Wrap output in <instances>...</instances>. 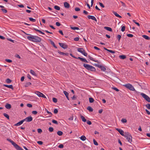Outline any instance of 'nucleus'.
I'll list each match as a JSON object with an SVG mask.
<instances>
[{
	"mask_svg": "<svg viewBox=\"0 0 150 150\" xmlns=\"http://www.w3.org/2000/svg\"><path fill=\"white\" fill-rule=\"evenodd\" d=\"M63 93L65 95V96L67 98V99L68 100H69V98L68 97L69 93L67 92L66 91H63Z\"/></svg>",
	"mask_w": 150,
	"mask_h": 150,
	"instance_id": "dca6fc26",
	"label": "nucleus"
},
{
	"mask_svg": "<svg viewBox=\"0 0 150 150\" xmlns=\"http://www.w3.org/2000/svg\"><path fill=\"white\" fill-rule=\"evenodd\" d=\"M119 58L122 59H123L126 58V56L125 55H121L119 56Z\"/></svg>",
	"mask_w": 150,
	"mask_h": 150,
	"instance_id": "cd10ccee",
	"label": "nucleus"
},
{
	"mask_svg": "<svg viewBox=\"0 0 150 150\" xmlns=\"http://www.w3.org/2000/svg\"><path fill=\"white\" fill-rule=\"evenodd\" d=\"M116 129L122 136H124V131L121 129L118 128H116Z\"/></svg>",
	"mask_w": 150,
	"mask_h": 150,
	"instance_id": "9d476101",
	"label": "nucleus"
},
{
	"mask_svg": "<svg viewBox=\"0 0 150 150\" xmlns=\"http://www.w3.org/2000/svg\"><path fill=\"white\" fill-rule=\"evenodd\" d=\"M5 107L7 109H10L11 108V105L8 103H7L5 105Z\"/></svg>",
	"mask_w": 150,
	"mask_h": 150,
	"instance_id": "5701e85b",
	"label": "nucleus"
},
{
	"mask_svg": "<svg viewBox=\"0 0 150 150\" xmlns=\"http://www.w3.org/2000/svg\"><path fill=\"white\" fill-rule=\"evenodd\" d=\"M93 143L94 145H97V146L98 145V143L96 142V141L94 139H93Z\"/></svg>",
	"mask_w": 150,
	"mask_h": 150,
	"instance_id": "58836bf2",
	"label": "nucleus"
},
{
	"mask_svg": "<svg viewBox=\"0 0 150 150\" xmlns=\"http://www.w3.org/2000/svg\"><path fill=\"white\" fill-rule=\"evenodd\" d=\"M51 44L55 48H57V47L56 46L54 42L52 41H51Z\"/></svg>",
	"mask_w": 150,
	"mask_h": 150,
	"instance_id": "ea45409f",
	"label": "nucleus"
},
{
	"mask_svg": "<svg viewBox=\"0 0 150 150\" xmlns=\"http://www.w3.org/2000/svg\"><path fill=\"white\" fill-rule=\"evenodd\" d=\"M70 27L71 28V29L72 30H79V28L78 27H72L71 25H70Z\"/></svg>",
	"mask_w": 150,
	"mask_h": 150,
	"instance_id": "bb28decb",
	"label": "nucleus"
},
{
	"mask_svg": "<svg viewBox=\"0 0 150 150\" xmlns=\"http://www.w3.org/2000/svg\"><path fill=\"white\" fill-rule=\"evenodd\" d=\"M35 93L39 97H41V96L42 94V93L36 91L35 92Z\"/></svg>",
	"mask_w": 150,
	"mask_h": 150,
	"instance_id": "aec40b11",
	"label": "nucleus"
},
{
	"mask_svg": "<svg viewBox=\"0 0 150 150\" xmlns=\"http://www.w3.org/2000/svg\"><path fill=\"white\" fill-rule=\"evenodd\" d=\"M80 139L82 141H85L86 140V138L85 136L83 135L81 137Z\"/></svg>",
	"mask_w": 150,
	"mask_h": 150,
	"instance_id": "473e14b6",
	"label": "nucleus"
},
{
	"mask_svg": "<svg viewBox=\"0 0 150 150\" xmlns=\"http://www.w3.org/2000/svg\"><path fill=\"white\" fill-rule=\"evenodd\" d=\"M24 121H25L27 122H30L33 120V118L31 116H29L26 117L25 119H23Z\"/></svg>",
	"mask_w": 150,
	"mask_h": 150,
	"instance_id": "6e6552de",
	"label": "nucleus"
},
{
	"mask_svg": "<svg viewBox=\"0 0 150 150\" xmlns=\"http://www.w3.org/2000/svg\"><path fill=\"white\" fill-rule=\"evenodd\" d=\"M53 128L52 127H50L49 128V130L50 132H52L53 131Z\"/></svg>",
	"mask_w": 150,
	"mask_h": 150,
	"instance_id": "09e8293b",
	"label": "nucleus"
},
{
	"mask_svg": "<svg viewBox=\"0 0 150 150\" xmlns=\"http://www.w3.org/2000/svg\"><path fill=\"white\" fill-rule=\"evenodd\" d=\"M146 106L148 109H150V104L149 103L147 104L146 105Z\"/></svg>",
	"mask_w": 150,
	"mask_h": 150,
	"instance_id": "49530a36",
	"label": "nucleus"
},
{
	"mask_svg": "<svg viewBox=\"0 0 150 150\" xmlns=\"http://www.w3.org/2000/svg\"><path fill=\"white\" fill-rule=\"evenodd\" d=\"M30 36H28L27 38L29 40L33 42H40L41 41V38L39 37L30 35Z\"/></svg>",
	"mask_w": 150,
	"mask_h": 150,
	"instance_id": "f257e3e1",
	"label": "nucleus"
},
{
	"mask_svg": "<svg viewBox=\"0 0 150 150\" xmlns=\"http://www.w3.org/2000/svg\"><path fill=\"white\" fill-rule=\"evenodd\" d=\"M112 89L116 91H119V90L117 88H115V87H112Z\"/></svg>",
	"mask_w": 150,
	"mask_h": 150,
	"instance_id": "5fc2aeb1",
	"label": "nucleus"
},
{
	"mask_svg": "<svg viewBox=\"0 0 150 150\" xmlns=\"http://www.w3.org/2000/svg\"><path fill=\"white\" fill-rule=\"evenodd\" d=\"M3 115L4 117H6L8 119H9V117L8 115L6 113H4L3 114Z\"/></svg>",
	"mask_w": 150,
	"mask_h": 150,
	"instance_id": "f704fd0d",
	"label": "nucleus"
},
{
	"mask_svg": "<svg viewBox=\"0 0 150 150\" xmlns=\"http://www.w3.org/2000/svg\"><path fill=\"white\" fill-rule=\"evenodd\" d=\"M29 20L32 22H35L36 21V20L35 19H33L32 18H29Z\"/></svg>",
	"mask_w": 150,
	"mask_h": 150,
	"instance_id": "e433bc0d",
	"label": "nucleus"
},
{
	"mask_svg": "<svg viewBox=\"0 0 150 150\" xmlns=\"http://www.w3.org/2000/svg\"><path fill=\"white\" fill-rule=\"evenodd\" d=\"M122 123H126L127 122V120L125 119H122L121 120Z\"/></svg>",
	"mask_w": 150,
	"mask_h": 150,
	"instance_id": "a19ab883",
	"label": "nucleus"
},
{
	"mask_svg": "<svg viewBox=\"0 0 150 150\" xmlns=\"http://www.w3.org/2000/svg\"><path fill=\"white\" fill-rule=\"evenodd\" d=\"M87 17L89 19H91L96 22L97 21V19L96 18L93 16L88 15Z\"/></svg>",
	"mask_w": 150,
	"mask_h": 150,
	"instance_id": "9b49d317",
	"label": "nucleus"
},
{
	"mask_svg": "<svg viewBox=\"0 0 150 150\" xmlns=\"http://www.w3.org/2000/svg\"><path fill=\"white\" fill-rule=\"evenodd\" d=\"M27 107H29V108H31L32 107V105L30 103L27 104Z\"/></svg>",
	"mask_w": 150,
	"mask_h": 150,
	"instance_id": "e2e57ef3",
	"label": "nucleus"
},
{
	"mask_svg": "<svg viewBox=\"0 0 150 150\" xmlns=\"http://www.w3.org/2000/svg\"><path fill=\"white\" fill-rule=\"evenodd\" d=\"M52 122L54 123V124H57V125H58V122H57V121H56V120H52Z\"/></svg>",
	"mask_w": 150,
	"mask_h": 150,
	"instance_id": "a18cd8bd",
	"label": "nucleus"
},
{
	"mask_svg": "<svg viewBox=\"0 0 150 150\" xmlns=\"http://www.w3.org/2000/svg\"><path fill=\"white\" fill-rule=\"evenodd\" d=\"M79 38L78 37H76L74 39V41H77L79 40Z\"/></svg>",
	"mask_w": 150,
	"mask_h": 150,
	"instance_id": "774afa93",
	"label": "nucleus"
},
{
	"mask_svg": "<svg viewBox=\"0 0 150 150\" xmlns=\"http://www.w3.org/2000/svg\"><path fill=\"white\" fill-rule=\"evenodd\" d=\"M30 72L34 76H37L36 73L32 70L31 69L30 70Z\"/></svg>",
	"mask_w": 150,
	"mask_h": 150,
	"instance_id": "393cba45",
	"label": "nucleus"
},
{
	"mask_svg": "<svg viewBox=\"0 0 150 150\" xmlns=\"http://www.w3.org/2000/svg\"><path fill=\"white\" fill-rule=\"evenodd\" d=\"M87 109L91 112H92L93 110V109L90 106H88L87 108Z\"/></svg>",
	"mask_w": 150,
	"mask_h": 150,
	"instance_id": "c756f323",
	"label": "nucleus"
},
{
	"mask_svg": "<svg viewBox=\"0 0 150 150\" xmlns=\"http://www.w3.org/2000/svg\"><path fill=\"white\" fill-rule=\"evenodd\" d=\"M59 44L60 46L64 49H66L68 47L67 45L64 43H59Z\"/></svg>",
	"mask_w": 150,
	"mask_h": 150,
	"instance_id": "1a4fd4ad",
	"label": "nucleus"
},
{
	"mask_svg": "<svg viewBox=\"0 0 150 150\" xmlns=\"http://www.w3.org/2000/svg\"><path fill=\"white\" fill-rule=\"evenodd\" d=\"M80 117L83 121V122H86V119H85L84 117H83V116L81 115Z\"/></svg>",
	"mask_w": 150,
	"mask_h": 150,
	"instance_id": "c85d7f7f",
	"label": "nucleus"
},
{
	"mask_svg": "<svg viewBox=\"0 0 150 150\" xmlns=\"http://www.w3.org/2000/svg\"><path fill=\"white\" fill-rule=\"evenodd\" d=\"M38 132L39 133H41L42 132V130L41 129H37Z\"/></svg>",
	"mask_w": 150,
	"mask_h": 150,
	"instance_id": "3c124183",
	"label": "nucleus"
},
{
	"mask_svg": "<svg viewBox=\"0 0 150 150\" xmlns=\"http://www.w3.org/2000/svg\"><path fill=\"white\" fill-rule=\"evenodd\" d=\"M34 30H35L36 31H37V32H39L40 33L43 34V35H45V33L42 32L41 31H40V30H39L38 29H37L36 28H33V29Z\"/></svg>",
	"mask_w": 150,
	"mask_h": 150,
	"instance_id": "a878e982",
	"label": "nucleus"
},
{
	"mask_svg": "<svg viewBox=\"0 0 150 150\" xmlns=\"http://www.w3.org/2000/svg\"><path fill=\"white\" fill-rule=\"evenodd\" d=\"M1 10L4 13H6L7 12V10L5 9L2 8Z\"/></svg>",
	"mask_w": 150,
	"mask_h": 150,
	"instance_id": "79ce46f5",
	"label": "nucleus"
},
{
	"mask_svg": "<svg viewBox=\"0 0 150 150\" xmlns=\"http://www.w3.org/2000/svg\"><path fill=\"white\" fill-rule=\"evenodd\" d=\"M125 30V27L124 26H122L121 28V30L122 32H124Z\"/></svg>",
	"mask_w": 150,
	"mask_h": 150,
	"instance_id": "8fccbe9b",
	"label": "nucleus"
},
{
	"mask_svg": "<svg viewBox=\"0 0 150 150\" xmlns=\"http://www.w3.org/2000/svg\"><path fill=\"white\" fill-rule=\"evenodd\" d=\"M12 81V80H10V79H7L6 80V82L7 83H11V82Z\"/></svg>",
	"mask_w": 150,
	"mask_h": 150,
	"instance_id": "4c0bfd02",
	"label": "nucleus"
},
{
	"mask_svg": "<svg viewBox=\"0 0 150 150\" xmlns=\"http://www.w3.org/2000/svg\"><path fill=\"white\" fill-rule=\"evenodd\" d=\"M123 86L130 90L134 91L135 90L133 86L130 83L125 84Z\"/></svg>",
	"mask_w": 150,
	"mask_h": 150,
	"instance_id": "39448f33",
	"label": "nucleus"
},
{
	"mask_svg": "<svg viewBox=\"0 0 150 150\" xmlns=\"http://www.w3.org/2000/svg\"><path fill=\"white\" fill-rule=\"evenodd\" d=\"M58 147L60 148H62L64 147V145L62 144H60L58 146Z\"/></svg>",
	"mask_w": 150,
	"mask_h": 150,
	"instance_id": "bf43d9fd",
	"label": "nucleus"
},
{
	"mask_svg": "<svg viewBox=\"0 0 150 150\" xmlns=\"http://www.w3.org/2000/svg\"><path fill=\"white\" fill-rule=\"evenodd\" d=\"M88 57L91 60L93 61H94V62L99 63V61L98 60H94V59L92 57H91L89 55L88 56Z\"/></svg>",
	"mask_w": 150,
	"mask_h": 150,
	"instance_id": "a211bd4d",
	"label": "nucleus"
},
{
	"mask_svg": "<svg viewBox=\"0 0 150 150\" xmlns=\"http://www.w3.org/2000/svg\"><path fill=\"white\" fill-rule=\"evenodd\" d=\"M64 7L66 8H69V7H70V5L67 2H64Z\"/></svg>",
	"mask_w": 150,
	"mask_h": 150,
	"instance_id": "ddd939ff",
	"label": "nucleus"
},
{
	"mask_svg": "<svg viewBox=\"0 0 150 150\" xmlns=\"http://www.w3.org/2000/svg\"><path fill=\"white\" fill-rule=\"evenodd\" d=\"M140 95L147 101L150 102V98L147 95L143 93H141Z\"/></svg>",
	"mask_w": 150,
	"mask_h": 150,
	"instance_id": "423d86ee",
	"label": "nucleus"
},
{
	"mask_svg": "<svg viewBox=\"0 0 150 150\" xmlns=\"http://www.w3.org/2000/svg\"><path fill=\"white\" fill-rule=\"evenodd\" d=\"M124 137L126 138L128 141L131 143L132 141V137L131 135L128 132L125 133Z\"/></svg>",
	"mask_w": 150,
	"mask_h": 150,
	"instance_id": "20e7f679",
	"label": "nucleus"
},
{
	"mask_svg": "<svg viewBox=\"0 0 150 150\" xmlns=\"http://www.w3.org/2000/svg\"><path fill=\"white\" fill-rule=\"evenodd\" d=\"M83 65L85 68L88 70L93 71H95L96 70L95 68L94 67L89 64H84Z\"/></svg>",
	"mask_w": 150,
	"mask_h": 150,
	"instance_id": "7ed1b4c3",
	"label": "nucleus"
},
{
	"mask_svg": "<svg viewBox=\"0 0 150 150\" xmlns=\"http://www.w3.org/2000/svg\"><path fill=\"white\" fill-rule=\"evenodd\" d=\"M77 51L81 53L85 56H87V53L85 52V50L83 49V48H78L77 49Z\"/></svg>",
	"mask_w": 150,
	"mask_h": 150,
	"instance_id": "0eeeda50",
	"label": "nucleus"
},
{
	"mask_svg": "<svg viewBox=\"0 0 150 150\" xmlns=\"http://www.w3.org/2000/svg\"><path fill=\"white\" fill-rule=\"evenodd\" d=\"M99 4L100 6H101L102 7L104 8L105 7L104 6L102 3L99 2Z\"/></svg>",
	"mask_w": 150,
	"mask_h": 150,
	"instance_id": "6e6d98bb",
	"label": "nucleus"
},
{
	"mask_svg": "<svg viewBox=\"0 0 150 150\" xmlns=\"http://www.w3.org/2000/svg\"><path fill=\"white\" fill-rule=\"evenodd\" d=\"M56 24L58 26H59L61 25V24L59 22H56Z\"/></svg>",
	"mask_w": 150,
	"mask_h": 150,
	"instance_id": "338daca9",
	"label": "nucleus"
},
{
	"mask_svg": "<svg viewBox=\"0 0 150 150\" xmlns=\"http://www.w3.org/2000/svg\"><path fill=\"white\" fill-rule=\"evenodd\" d=\"M5 61L8 62H9V63H11V62H12V60H10V59H5Z\"/></svg>",
	"mask_w": 150,
	"mask_h": 150,
	"instance_id": "603ef678",
	"label": "nucleus"
},
{
	"mask_svg": "<svg viewBox=\"0 0 150 150\" xmlns=\"http://www.w3.org/2000/svg\"><path fill=\"white\" fill-rule=\"evenodd\" d=\"M75 10L76 11H78L80 10V9L79 8L76 7L75 8Z\"/></svg>",
	"mask_w": 150,
	"mask_h": 150,
	"instance_id": "680f3d73",
	"label": "nucleus"
},
{
	"mask_svg": "<svg viewBox=\"0 0 150 150\" xmlns=\"http://www.w3.org/2000/svg\"><path fill=\"white\" fill-rule=\"evenodd\" d=\"M4 86L7 87V88H11L12 89H13V87L12 85H8L6 84H4Z\"/></svg>",
	"mask_w": 150,
	"mask_h": 150,
	"instance_id": "f3484780",
	"label": "nucleus"
},
{
	"mask_svg": "<svg viewBox=\"0 0 150 150\" xmlns=\"http://www.w3.org/2000/svg\"><path fill=\"white\" fill-rule=\"evenodd\" d=\"M58 52L59 54L62 55H65L67 56H68L69 55V53H65L63 52H61L60 51H58Z\"/></svg>",
	"mask_w": 150,
	"mask_h": 150,
	"instance_id": "6ab92c4d",
	"label": "nucleus"
},
{
	"mask_svg": "<svg viewBox=\"0 0 150 150\" xmlns=\"http://www.w3.org/2000/svg\"><path fill=\"white\" fill-rule=\"evenodd\" d=\"M87 121V123L89 125H91V124L92 123L91 121L88 120L87 121Z\"/></svg>",
	"mask_w": 150,
	"mask_h": 150,
	"instance_id": "052dcab7",
	"label": "nucleus"
},
{
	"mask_svg": "<svg viewBox=\"0 0 150 150\" xmlns=\"http://www.w3.org/2000/svg\"><path fill=\"white\" fill-rule=\"evenodd\" d=\"M31 85V83L30 82H28L26 83L25 84V87H27L29 86L30 85Z\"/></svg>",
	"mask_w": 150,
	"mask_h": 150,
	"instance_id": "72a5a7b5",
	"label": "nucleus"
},
{
	"mask_svg": "<svg viewBox=\"0 0 150 150\" xmlns=\"http://www.w3.org/2000/svg\"><path fill=\"white\" fill-rule=\"evenodd\" d=\"M77 59H80L82 62H85L86 63H88V62L85 59L82 58L80 57H77Z\"/></svg>",
	"mask_w": 150,
	"mask_h": 150,
	"instance_id": "f8f14e48",
	"label": "nucleus"
},
{
	"mask_svg": "<svg viewBox=\"0 0 150 150\" xmlns=\"http://www.w3.org/2000/svg\"><path fill=\"white\" fill-rule=\"evenodd\" d=\"M7 140L11 142L13 145L17 150H24L23 149L20 147L18 145L16 144L13 141L9 139H7Z\"/></svg>",
	"mask_w": 150,
	"mask_h": 150,
	"instance_id": "f03ea898",
	"label": "nucleus"
},
{
	"mask_svg": "<svg viewBox=\"0 0 150 150\" xmlns=\"http://www.w3.org/2000/svg\"><path fill=\"white\" fill-rule=\"evenodd\" d=\"M112 13L117 17H119V18H121L122 17L121 16L119 15L117 12L114 11H113Z\"/></svg>",
	"mask_w": 150,
	"mask_h": 150,
	"instance_id": "412c9836",
	"label": "nucleus"
},
{
	"mask_svg": "<svg viewBox=\"0 0 150 150\" xmlns=\"http://www.w3.org/2000/svg\"><path fill=\"white\" fill-rule=\"evenodd\" d=\"M57 134L58 135L61 136H62V134H63V132H62L61 131H58L57 132Z\"/></svg>",
	"mask_w": 150,
	"mask_h": 150,
	"instance_id": "2f4dec72",
	"label": "nucleus"
},
{
	"mask_svg": "<svg viewBox=\"0 0 150 150\" xmlns=\"http://www.w3.org/2000/svg\"><path fill=\"white\" fill-rule=\"evenodd\" d=\"M54 8L57 10H59L60 9V8L59 6H54Z\"/></svg>",
	"mask_w": 150,
	"mask_h": 150,
	"instance_id": "c9c22d12",
	"label": "nucleus"
},
{
	"mask_svg": "<svg viewBox=\"0 0 150 150\" xmlns=\"http://www.w3.org/2000/svg\"><path fill=\"white\" fill-rule=\"evenodd\" d=\"M52 100H53V102L55 103H56L57 102V99L55 98H53Z\"/></svg>",
	"mask_w": 150,
	"mask_h": 150,
	"instance_id": "c03bdc74",
	"label": "nucleus"
},
{
	"mask_svg": "<svg viewBox=\"0 0 150 150\" xmlns=\"http://www.w3.org/2000/svg\"><path fill=\"white\" fill-rule=\"evenodd\" d=\"M32 113L34 115H36L37 113V112L36 111H33L32 112Z\"/></svg>",
	"mask_w": 150,
	"mask_h": 150,
	"instance_id": "0e129e2a",
	"label": "nucleus"
},
{
	"mask_svg": "<svg viewBox=\"0 0 150 150\" xmlns=\"http://www.w3.org/2000/svg\"><path fill=\"white\" fill-rule=\"evenodd\" d=\"M24 122V120H23L21 121L20 122L15 124L14 125L15 126H19V125H21L22 124H23V122Z\"/></svg>",
	"mask_w": 150,
	"mask_h": 150,
	"instance_id": "4468645a",
	"label": "nucleus"
},
{
	"mask_svg": "<svg viewBox=\"0 0 150 150\" xmlns=\"http://www.w3.org/2000/svg\"><path fill=\"white\" fill-rule=\"evenodd\" d=\"M120 3L123 6V7H126V5L125 4L123 3V2L122 1H120Z\"/></svg>",
	"mask_w": 150,
	"mask_h": 150,
	"instance_id": "864d4df0",
	"label": "nucleus"
},
{
	"mask_svg": "<svg viewBox=\"0 0 150 150\" xmlns=\"http://www.w3.org/2000/svg\"><path fill=\"white\" fill-rule=\"evenodd\" d=\"M58 110L57 109H55L54 110V113L55 114H57L58 113Z\"/></svg>",
	"mask_w": 150,
	"mask_h": 150,
	"instance_id": "13d9d810",
	"label": "nucleus"
},
{
	"mask_svg": "<svg viewBox=\"0 0 150 150\" xmlns=\"http://www.w3.org/2000/svg\"><path fill=\"white\" fill-rule=\"evenodd\" d=\"M37 143L40 145H42L43 143V142L41 141H39L37 142Z\"/></svg>",
	"mask_w": 150,
	"mask_h": 150,
	"instance_id": "69168bd1",
	"label": "nucleus"
},
{
	"mask_svg": "<svg viewBox=\"0 0 150 150\" xmlns=\"http://www.w3.org/2000/svg\"><path fill=\"white\" fill-rule=\"evenodd\" d=\"M98 67L100 68V69H101V70L103 71H105L106 70V68H105V67H104L103 66H101V65H98Z\"/></svg>",
	"mask_w": 150,
	"mask_h": 150,
	"instance_id": "2eb2a0df",
	"label": "nucleus"
},
{
	"mask_svg": "<svg viewBox=\"0 0 150 150\" xmlns=\"http://www.w3.org/2000/svg\"><path fill=\"white\" fill-rule=\"evenodd\" d=\"M104 29L109 31L111 32L112 31V29L110 27H105Z\"/></svg>",
	"mask_w": 150,
	"mask_h": 150,
	"instance_id": "b1692460",
	"label": "nucleus"
},
{
	"mask_svg": "<svg viewBox=\"0 0 150 150\" xmlns=\"http://www.w3.org/2000/svg\"><path fill=\"white\" fill-rule=\"evenodd\" d=\"M133 22L135 23L136 25H137L138 26H140V24H139L138 23V22H136V21L135 20H133Z\"/></svg>",
	"mask_w": 150,
	"mask_h": 150,
	"instance_id": "37998d69",
	"label": "nucleus"
},
{
	"mask_svg": "<svg viewBox=\"0 0 150 150\" xmlns=\"http://www.w3.org/2000/svg\"><path fill=\"white\" fill-rule=\"evenodd\" d=\"M142 37L144 39L149 40H150V38L146 35H142Z\"/></svg>",
	"mask_w": 150,
	"mask_h": 150,
	"instance_id": "4be33fe9",
	"label": "nucleus"
},
{
	"mask_svg": "<svg viewBox=\"0 0 150 150\" xmlns=\"http://www.w3.org/2000/svg\"><path fill=\"white\" fill-rule=\"evenodd\" d=\"M121 37V35H119L117 36V39H118L119 41H120V40Z\"/></svg>",
	"mask_w": 150,
	"mask_h": 150,
	"instance_id": "de8ad7c7",
	"label": "nucleus"
},
{
	"mask_svg": "<svg viewBox=\"0 0 150 150\" xmlns=\"http://www.w3.org/2000/svg\"><path fill=\"white\" fill-rule=\"evenodd\" d=\"M127 36L129 37H132L133 36V35L132 34H127Z\"/></svg>",
	"mask_w": 150,
	"mask_h": 150,
	"instance_id": "4d7b16f0",
	"label": "nucleus"
},
{
	"mask_svg": "<svg viewBox=\"0 0 150 150\" xmlns=\"http://www.w3.org/2000/svg\"><path fill=\"white\" fill-rule=\"evenodd\" d=\"M89 102L90 103H93L94 101V99L92 98H89Z\"/></svg>",
	"mask_w": 150,
	"mask_h": 150,
	"instance_id": "7c9ffc66",
	"label": "nucleus"
}]
</instances>
